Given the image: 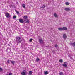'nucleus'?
<instances>
[{"label":"nucleus","instance_id":"f257e3e1","mask_svg":"<svg viewBox=\"0 0 75 75\" xmlns=\"http://www.w3.org/2000/svg\"><path fill=\"white\" fill-rule=\"evenodd\" d=\"M16 41L17 44H20V43H21V42L22 40L20 37L18 36L16 37Z\"/></svg>","mask_w":75,"mask_h":75},{"label":"nucleus","instance_id":"f03ea898","mask_svg":"<svg viewBox=\"0 0 75 75\" xmlns=\"http://www.w3.org/2000/svg\"><path fill=\"white\" fill-rule=\"evenodd\" d=\"M5 16L7 18H9L10 17V15L8 13H5Z\"/></svg>","mask_w":75,"mask_h":75},{"label":"nucleus","instance_id":"7ed1b4c3","mask_svg":"<svg viewBox=\"0 0 75 75\" xmlns=\"http://www.w3.org/2000/svg\"><path fill=\"white\" fill-rule=\"evenodd\" d=\"M67 62H64V64H63L62 65V66H63V67H64V68H67V67H68L67 66Z\"/></svg>","mask_w":75,"mask_h":75},{"label":"nucleus","instance_id":"20e7f679","mask_svg":"<svg viewBox=\"0 0 75 75\" xmlns=\"http://www.w3.org/2000/svg\"><path fill=\"white\" fill-rule=\"evenodd\" d=\"M26 73H27V71L26 70H23L21 74L22 75H26Z\"/></svg>","mask_w":75,"mask_h":75},{"label":"nucleus","instance_id":"39448f33","mask_svg":"<svg viewBox=\"0 0 75 75\" xmlns=\"http://www.w3.org/2000/svg\"><path fill=\"white\" fill-rule=\"evenodd\" d=\"M19 22L21 23H23L24 22V20L22 19H19Z\"/></svg>","mask_w":75,"mask_h":75},{"label":"nucleus","instance_id":"423d86ee","mask_svg":"<svg viewBox=\"0 0 75 75\" xmlns=\"http://www.w3.org/2000/svg\"><path fill=\"white\" fill-rule=\"evenodd\" d=\"M63 38L64 39V40H66V38H67V35H66V34H63Z\"/></svg>","mask_w":75,"mask_h":75},{"label":"nucleus","instance_id":"0eeeda50","mask_svg":"<svg viewBox=\"0 0 75 75\" xmlns=\"http://www.w3.org/2000/svg\"><path fill=\"white\" fill-rule=\"evenodd\" d=\"M39 42L40 44H43L44 42H43V40L42 39H39Z\"/></svg>","mask_w":75,"mask_h":75},{"label":"nucleus","instance_id":"6e6552de","mask_svg":"<svg viewBox=\"0 0 75 75\" xmlns=\"http://www.w3.org/2000/svg\"><path fill=\"white\" fill-rule=\"evenodd\" d=\"M24 21L26 23H29V20L28 19L25 20Z\"/></svg>","mask_w":75,"mask_h":75},{"label":"nucleus","instance_id":"1a4fd4ad","mask_svg":"<svg viewBox=\"0 0 75 75\" xmlns=\"http://www.w3.org/2000/svg\"><path fill=\"white\" fill-rule=\"evenodd\" d=\"M65 10L66 11H69V10H70V9L69 8H67L65 9Z\"/></svg>","mask_w":75,"mask_h":75},{"label":"nucleus","instance_id":"9d476101","mask_svg":"<svg viewBox=\"0 0 75 75\" xmlns=\"http://www.w3.org/2000/svg\"><path fill=\"white\" fill-rule=\"evenodd\" d=\"M24 19L23 20H27V16H25L23 17Z\"/></svg>","mask_w":75,"mask_h":75},{"label":"nucleus","instance_id":"9b49d317","mask_svg":"<svg viewBox=\"0 0 75 75\" xmlns=\"http://www.w3.org/2000/svg\"><path fill=\"white\" fill-rule=\"evenodd\" d=\"M22 7H23L24 8H25V5L24 4H23L22 5Z\"/></svg>","mask_w":75,"mask_h":75},{"label":"nucleus","instance_id":"f8f14e48","mask_svg":"<svg viewBox=\"0 0 75 75\" xmlns=\"http://www.w3.org/2000/svg\"><path fill=\"white\" fill-rule=\"evenodd\" d=\"M45 5H43L42 6L40 7L41 8H42V9H43L45 8Z\"/></svg>","mask_w":75,"mask_h":75},{"label":"nucleus","instance_id":"ddd939ff","mask_svg":"<svg viewBox=\"0 0 75 75\" xmlns=\"http://www.w3.org/2000/svg\"><path fill=\"white\" fill-rule=\"evenodd\" d=\"M71 45L73 47H75V42H74V43H71Z\"/></svg>","mask_w":75,"mask_h":75},{"label":"nucleus","instance_id":"4468645a","mask_svg":"<svg viewBox=\"0 0 75 75\" xmlns=\"http://www.w3.org/2000/svg\"><path fill=\"white\" fill-rule=\"evenodd\" d=\"M11 64H12L13 65H14V63H15L16 62H15L14 61H11Z\"/></svg>","mask_w":75,"mask_h":75},{"label":"nucleus","instance_id":"2eb2a0df","mask_svg":"<svg viewBox=\"0 0 75 75\" xmlns=\"http://www.w3.org/2000/svg\"><path fill=\"white\" fill-rule=\"evenodd\" d=\"M32 74H33V72L32 71H30L29 72V75H32Z\"/></svg>","mask_w":75,"mask_h":75},{"label":"nucleus","instance_id":"dca6fc26","mask_svg":"<svg viewBox=\"0 0 75 75\" xmlns=\"http://www.w3.org/2000/svg\"><path fill=\"white\" fill-rule=\"evenodd\" d=\"M62 28L63 30H67V28L66 27H63Z\"/></svg>","mask_w":75,"mask_h":75},{"label":"nucleus","instance_id":"f3484780","mask_svg":"<svg viewBox=\"0 0 75 75\" xmlns=\"http://www.w3.org/2000/svg\"><path fill=\"white\" fill-rule=\"evenodd\" d=\"M58 30L59 31H62L63 30L62 28H59Z\"/></svg>","mask_w":75,"mask_h":75},{"label":"nucleus","instance_id":"a211bd4d","mask_svg":"<svg viewBox=\"0 0 75 75\" xmlns=\"http://www.w3.org/2000/svg\"><path fill=\"white\" fill-rule=\"evenodd\" d=\"M7 51H9V52H10V51H11V50H10V48H8L6 50Z\"/></svg>","mask_w":75,"mask_h":75},{"label":"nucleus","instance_id":"6ab92c4d","mask_svg":"<svg viewBox=\"0 0 75 75\" xmlns=\"http://www.w3.org/2000/svg\"><path fill=\"white\" fill-rule=\"evenodd\" d=\"M48 74V71H45L44 72L45 75H47Z\"/></svg>","mask_w":75,"mask_h":75},{"label":"nucleus","instance_id":"aec40b11","mask_svg":"<svg viewBox=\"0 0 75 75\" xmlns=\"http://www.w3.org/2000/svg\"><path fill=\"white\" fill-rule=\"evenodd\" d=\"M54 17H58V16H57V14L56 13H55L54 14Z\"/></svg>","mask_w":75,"mask_h":75},{"label":"nucleus","instance_id":"412c9836","mask_svg":"<svg viewBox=\"0 0 75 75\" xmlns=\"http://www.w3.org/2000/svg\"><path fill=\"white\" fill-rule=\"evenodd\" d=\"M17 18V16H13V18L15 19V18Z\"/></svg>","mask_w":75,"mask_h":75},{"label":"nucleus","instance_id":"4be33fe9","mask_svg":"<svg viewBox=\"0 0 75 75\" xmlns=\"http://www.w3.org/2000/svg\"><path fill=\"white\" fill-rule=\"evenodd\" d=\"M60 75H64V73L62 72H60L59 73Z\"/></svg>","mask_w":75,"mask_h":75},{"label":"nucleus","instance_id":"5701e85b","mask_svg":"<svg viewBox=\"0 0 75 75\" xmlns=\"http://www.w3.org/2000/svg\"><path fill=\"white\" fill-rule=\"evenodd\" d=\"M65 4L67 6H68V5H69V3H68V2H66Z\"/></svg>","mask_w":75,"mask_h":75},{"label":"nucleus","instance_id":"b1692460","mask_svg":"<svg viewBox=\"0 0 75 75\" xmlns=\"http://www.w3.org/2000/svg\"><path fill=\"white\" fill-rule=\"evenodd\" d=\"M59 62H60L62 63V62H63V60H62V59H60L59 60Z\"/></svg>","mask_w":75,"mask_h":75},{"label":"nucleus","instance_id":"393cba45","mask_svg":"<svg viewBox=\"0 0 75 75\" xmlns=\"http://www.w3.org/2000/svg\"><path fill=\"white\" fill-rule=\"evenodd\" d=\"M36 61L38 62L39 61H40V59L38 58L36 59Z\"/></svg>","mask_w":75,"mask_h":75},{"label":"nucleus","instance_id":"a878e982","mask_svg":"<svg viewBox=\"0 0 75 75\" xmlns=\"http://www.w3.org/2000/svg\"><path fill=\"white\" fill-rule=\"evenodd\" d=\"M10 61H11L10 60H8L7 61V62L8 64H10Z\"/></svg>","mask_w":75,"mask_h":75},{"label":"nucleus","instance_id":"bb28decb","mask_svg":"<svg viewBox=\"0 0 75 75\" xmlns=\"http://www.w3.org/2000/svg\"><path fill=\"white\" fill-rule=\"evenodd\" d=\"M3 71V69L2 68H0V72H1Z\"/></svg>","mask_w":75,"mask_h":75},{"label":"nucleus","instance_id":"cd10ccee","mask_svg":"<svg viewBox=\"0 0 75 75\" xmlns=\"http://www.w3.org/2000/svg\"><path fill=\"white\" fill-rule=\"evenodd\" d=\"M55 47L56 48H57V47H58V45L57 44L55 45Z\"/></svg>","mask_w":75,"mask_h":75},{"label":"nucleus","instance_id":"c85d7f7f","mask_svg":"<svg viewBox=\"0 0 75 75\" xmlns=\"http://www.w3.org/2000/svg\"><path fill=\"white\" fill-rule=\"evenodd\" d=\"M16 13H17V14H19V13H19V12H18V11H16Z\"/></svg>","mask_w":75,"mask_h":75},{"label":"nucleus","instance_id":"c756f323","mask_svg":"<svg viewBox=\"0 0 75 75\" xmlns=\"http://www.w3.org/2000/svg\"><path fill=\"white\" fill-rule=\"evenodd\" d=\"M33 40V39H30V40H29V41H30V42H31V41H32V40Z\"/></svg>","mask_w":75,"mask_h":75},{"label":"nucleus","instance_id":"7c9ffc66","mask_svg":"<svg viewBox=\"0 0 75 75\" xmlns=\"http://www.w3.org/2000/svg\"><path fill=\"white\" fill-rule=\"evenodd\" d=\"M12 75V73H9V75Z\"/></svg>","mask_w":75,"mask_h":75},{"label":"nucleus","instance_id":"2f4dec72","mask_svg":"<svg viewBox=\"0 0 75 75\" xmlns=\"http://www.w3.org/2000/svg\"><path fill=\"white\" fill-rule=\"evenodd\" d=\"M22 41L23 42H24V39L23 38L22 39Z\"/></svg>","mask_w":75,"mask_h":75},{"label":"nucleus","instance_id":"473e14b6","mask_svg":"<svg viewBox=\"0 0 75 75\" xmlns=\"http://www.w3.org/2000/svg\"><path fill=\"white\" fill-rule=\"evenodd\" d=\"M70 59H72V57H70Z\"/></svg>","mask_w":75,"mask_h":75},{"label":"nucleus","instance_id":"72a5a7b5","mask_svg":"<svg viewBox=\"0 0 75 75\" xmlns=\"http://www.w3.org/2000/svg\"><path fill=\"white\" fill-rule=\"evenodd\" d=\"M68 57H70V55H69Z\"/></svg>","mask_w":75,"mask_h":75},{"label":"nucleus","instance_id":"f704fd0d","mask_svg":"<svg viewBox=\"0 0 75 75\" xmlns=\"http://www.w3.org/2000/svg\"><path fill=\"white\" fill-rule=\"evenodd\" d=\"M8 45H10L8 44Z\"/></svg>","mask_w":75,"mask_h":75}]
</instances>
